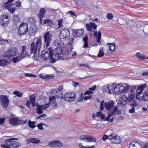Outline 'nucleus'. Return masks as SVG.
Returning a JSON list of instances; mask_svg holds the SVG:
<instances>
[{
	"label": "nucleus",
	"instance_id": "27",
	"mask_svg": "<svg viewBox=\"0 0 148 148\" xmlns=\"http://www.w3.org/2000/svg\"><path fill=\"white\" fill-rule=\"evenodd\" d=\"M30 101L33 107H34L35 106V95H32L29 97Z\"/></svg>",
	"mask_w": 148,
	"mask_h": 148
},
{
	"label": "nucleus",
	"instance_id": "25",
	"mask_svg": "<svg viewBox=\"0 0 148 148\" xmlns=\"http://www.w3.org/2000/svg\"><path fill=\"white\" fill-rule=\"evenodd\" d=\"M17 53V50L16 49H11L10 51L8 52V56L9 57H12L15 56Z\"/></svg>",
	"mask_w": 148,
	"mask_h": 148
},
{
	"label": "nucleus",
	"instance_id": "12",
	"mask_svg": "<svg viewBox=\"0 0 148 148\" xmlns=\"http://www.w3.org/2000/svg\"><path fill=\"white\" fill-rule=\"evenodd\" d=\"M70 35L68 29L62 30L60 34V38L61 39H64L69 37Z\"/></svg>",
	"mask_w": 148,
	"mask_h": 148
},
{
	"label": "nucleus",
	"instance_id": "19",
	"mask_svg": "<svg viewBox=\"0 0 148 148\" xmlns=\"http://www.w3.org/2000/svg\"><path fill=\"white\" fill-rule=\"evenodd\" d=\"M51 55L48 52L45 51H43L41 53V59L45 60H47L49 59Z\"/></svg>",
	"mask_w": 148,
	"mask_h": 148
},
{
	"label": "nucleus",
	"instance_id": "43",
	"mask_svg": "<svg viewBox=\"0 0 148 148\" xmlns=\"http://www.w3.org/2000/svg\"><path fill=\"white\" fill-rule=\"evenodd\" d=\"M21 60H20V58L17 56L13 58L12 59V61L14 63H16L17 62H19Z\"/></svg>",
	"mask_w": 148,
	"mask_h": 148
},
{
	"label": "nucleus",
	"instance_id": "39",
	"mask_svg": "<svg viewBox=\"0 0 148 148\" xmlns=\"http://www.w3.org/2000/svg\"><path fill=\"white\" fill-rule=\"evenodd\" d=\"M43 109L41 105H38V114H40L43 112Z\"/></svg>",
	"mask_w": 148,
	"mask_h": 148
},
{
	"label": "nucleus",
	"instance_id": "10",
	"mask_svg": "<svg viewBox=\"0 0 148 148\" xmlns=\"http://www.w3.org/2000/svg\"><path fill=\"white\" fill-rule=\"evenodd\" d=\"M97 25L93 22H90L89 23H87L86 25V27L87 31L90 32L95 31L97 29Z\"/></svg>",
	"mask_w": 148,
	"mask_h": 148
},
{
	"label": "nucleus",
	"instance_id": "36",
	"mask_svg": "<svg viewBox=\"0 0 148 148\" xmlns=\"http://www.w3.org/2000/svg\"><path fill=\"white\" fill-rule=\"evenodd\" d=\"M43 25L47 24L48 25H51L53 24V22L50 20L49 19H45L42 23Z\"/></svg>",
	"mask_w": 148,
	"mask_h": 148
},
{
	"label": "nucleus",
	"instance_id": "16",
	"mask_svg": "<svg viewBox=\"0 0 148 148\" xmlns=\"http://www.w3.org/2000/svg\"><path fill=\"white\" fill-rule=\"evenodd\" d=\"M146 85L145 84L141 85L140 86H138L136 92L137 93L136 94V98L138 99V95L141 94L144 90V88L146 87Z\"/></svg>",
	"mask_w": 148,
	"mask_h": 148
},
{
	"label": "nucleus",
	"instance_id": "7",
	"mask_svg": "<svg viewBox=\"0 0 148 148\" xmlns=\"http://www.w3.org/2000/svg\"><path fill=\"white\" fill-rule=\"evenodd\" d=\"M109 139L111 140L112 143L119 144L121 142L120 137L114 133H112L109 135Z\"/></svg>",
	"mask_w": 148,
	"mask_h": 148
},
{
	"label": "nucleus",
	"instance_id": "38",
	"mask_svg": "<svg viewBox=\"0 0 148 148\" xmlns=\"http://www.w3.org/2000/svg\"><path fill=\"white\" fill-rule=\"evenodd\" d=\"M13 94L19 97H21L23 95V93H21L18 90H16L14 91L13 92Z\"/></svg>",
	"mask_w": 148,
	"mask_h": 148
},
{
	"label": "nucleus",
	"instance_id": "15",
	"mask_svg": "<svg viewBox=\"0 0 148 148\" xmlns=\"http://www.w3.org/2000/svg\"><path fill=\"white\" fill-rule=\"evenodd\" d=\"M119 95L124 92H126L128 91L130 89L129 85H127L125 86H123L122 84H119Z\"/></svg>",
	"mask_w": 148,
	"mask_h": 148
},
{
	"label": "nucleus",
	"instance_id": "34",
	"mask_svg": "<svg viewBox=\"0 0 148 148\" xmlns=\"http://www.w3.org/2000/svg\"><path fill=\"white\" fill-rule=\"evenodd\" d=\"M107 45H108V47L109 48L110 50L112 51H114L115 49V45L114 43H107Z\"/></svg>",
	"mask_w": 148,
	"mask_h": 148
},
{
	"label": "nucleus",
	"instance_id": "11",
	"mask_svg": "<svg viewBox=\"0 0 148 148\" xmlns=\"http://www.w3.org/2000/svg\"><path fill=\"white\" fill-rule=\"evenodd\" d=\"M52 35L50 34L49 32H47L43 36L45 42L46 43V46L47 47L49 46V43L51 42Z\"/></svg>",
	"mask_w": 148,
	"mask_h": 148
},
{
	"label": "nucleus",
	"instance_id": "1",
	"mask_svg": "<svg viewBox=\"0 0 148 148\" xmlns=\"http://www.w3.org/2000/svg\"><path fill=\"white\" fill-rule=\"evenodd\" d=\"M129 88L128 91L125 92L122 95V98L119 99V103L121 105V106L132 100L135 97L134 93L136 90V88L134 87L131 88L129 86Z\"/></svg>",
	"mask_w": 148,
	"mask_h": 148
},
{
	"label": "nucleus",
	"instance_id": "28",
	"mask_svg": "<svg viewBox=\"0 0 148 148\" xmlns=\"http://www.w3.org/2000/svg\"><path fill=\"white\" fill-rule=\"evenodd\" d=\"M27 144H28L30 143H37V139L35 138H31L28 139L26 140Z\"/></svg>",
	"mask_w": 148,
	"mask_h": 148
},
{
	"label": "nucleus",
	"instance_id": "44",
	"mask_svg": "<svg viewBox=\"0 0 148 148\" xmlns=\"http://www.w3.org/2000/svg\"><path fill=\"white\" fill-rule=\"evenodd\" d=\"M28 56V53H27V52H25V53H23L21 56H20V54H19V57L20 58V60H22L25 57L27 56Z\"/></svg>",
	"mask_w": 148,
	"mask_h": 148
},
{
	"label": "nucleus",
	"instance_id": "52",
	"mask_svg": "<svg viewBox=\"0 0 148 148\" xmlns=\"http://www.w3.org/2000/svg\"><path fill=\"white\" fill-rule=\"evenodd\" d=\"M25 75L27 77H36V75H35L31 74L29 73H25Z\"/></svg>",
	"mask_w": 148,
	"mask_h": 148
},
{
	"label": "nucleus",
	"instance_id": "20",
	"mask_svg": "<svg viewBox=\"0 0 148 148\" xmlns=\"http://www.w3.org/2000/svg\"><path fill=\"white\" fill-rule=\"evenodd\" d=\"M37 50V41L36 44L34 42H32L31 44L30 53H32L34 52V54H36Z\"/></svg>",
	"mask_w": 148,
	"mask_h": 148
},
{
	"label": "nucleus",
	"instance_id": "9",
	"mask_svg": "<svg viewBox=\"0 0 148 148\" xmlns=\"http://www.w3.org/2000/svg\"><path fill=\"white\" fill-rule=\"evenodd\" d=\"M65 101L71 103L73 101L75 98V95L73 92H67L64 95Z\"/></svg>",
	"mask_w": 148,
	"mask_h": 148
},
{
	"label": "nucleus",
	"instance_id": "30",
	"mask_svg": "<svg viewBox=\"0 0 148 148\" xmlns=\"http://www.w3.org/2000/svg\"><path fill=\"white\" fill-rule=\"evenodd\" d=\"M18 119L14 117H12L9 119V122L12 125H16L18 124Z\"/></svg>",
	"mask_w": 148,
	"mask_h": 148
},
{
	"label": "nucleus",
	"instance_id": "29",
	"mask_svg": "<svg viewBox=\"0 0 148 148\" xmlns=\"http://www.w3.org/2000/svg\"><path fill=\"white\" fill-rule=\"evenodd\" d=\"M136 55L138 58L140 60H143L145 59H148V57H146L145 55L141 54L139 52L137 53Z\"/></svg>",
	"mask_w": 148,
	"mask_h": 148
},
{
	"label": "nucleus",
	"instance_id": "58",
	"mask_svg": "<svg viewBox=\"0 0 148 148\" xmlns=\"http://www.w3.org/2000/svg\"><path fill=\"white\" fill-rule=\"evenodd\" d=\"M45 125V124L40 123L39 124H38V129L40 130H42L43 129V128L42 127V125Z\"/></svg>",
	"mask_w": 148,
	"mask_h": 148
},
{
	"label": "nucleus",
	"instance_id": "56",
	"mask_svg": "<svg viewBox=\"0 0 148 148\" xmlns=\"http://www.w3.org/2000/svg\"><path fill=\"white\" fill-rule=\"evenodd\" d=\"M62 19H61L58 21V25L59 26V27H61L63 26V25L62 24Z\"/></svg>",
	"mask_w": 148,
	"mask_h": 148
},
{
	"label": "nucleus",
	"instance_id": "47",
	"mask_svg": "<svg viewBox=\"0 0 148 148\" xmlns=\"http://www.w3.org/2000/svg\"><path fill=\"white\" fill-rule=\"evenodd\" d=\"M130 105L132 107L134 108L137 106V104L135 100H133Z\"/></svg>",
	"mask_w": 148,
	"mask_h": 148
},
{
	"label": "nucleus",
	"instance_id": "55",
	"mask_svg": "<svg viewBox=\"0 0 148 148\" xmlns=\"http://www.w3.org/2000/svg\"><path fill=\"white\" fill-rule=\"evenodd\" d=\"M13 5V3H10L9 4H8L7 5H3L4 7H5V8L7 9L9 8H11V7Z\"/></svg>",
	"mask_w": 148,
	"mask_h": 148
},
{
	"label": "nucleus",
	"instance_id": "63",
	"mask_svg": "<svg viewBox=\"0 0 148 148\" xmlns=\"http://www.w3.org/2000/svg\"><path fill=\"white\" fill-rule=\"evenodd\" d=\"M87 136L82 135L80 137V138L81 140H84V141H86L85 140H86Z\"/></svg>",
	"mask_w": 148,
	"mask_h": 148
},
{
	"label": "nucleus",
	"instance_id": "46",
	"mask_svg": "<svg viewBox=\"0 0 148 148\" xmlns=\"http://www.w3.org/2000/svg\"><path fill=\"white\" fill-rule=\"evenodd\" d=\"M6 9L8 10L11 13H13L16 10V8L15 7L9 8Z\"/></svg>",
	"mask_w": 148,
	"mask_h": 148
},
{
	"label": "nucleus",
	"instance_id": "54",
	"mask_svg": "<svg viewBox=\"0 0 148 148\" xmlns=\"http://www.w3.org/2000/svg\"><path fill=\"white\" fill-rule=\"evenodd\" d=\"M22 52L20 53V56H21L23 53H25V51L26 50V47L25 45H23L22 46Z\"/></svg>",
	"mask_w": 148,
	"mask_h": 148
},
{
	"label": "nucleus",
	"instance_id": "48",
	"mask_svg": "<svg viewBox=\"0 0 148 148\" xmlns=\"http://www.w3.org/2000/svg\"><path fill=\"white\" fill-rule=\"evenodd\" d=\"M27 122V120H26L25 121H23L20 120H18V124H22L23 125L24 124Z\"/></svg>",
	"mask_w": 148,
	"mask_h": 148
},
{
	"label": "nucleus",
	"instance_id": "4",
	"mask_svg": "<svg viewBox=\"0 0 148 148\" xmlns=\"http://www.w3.org/2000/svg\"><path fill=\"white\" fill-rule=\"evenodd\" d=\"M119 84H115L114 83H110L108 84L107 86L108 90V93L109 94L112 93L119 95Z\"/></svg>",
	"mask_w": 148,
	"mask_h": 148
},
{
	"label": "nucleus",
	"instance_id": "62",
	"mask_svg": "<svg viewBox=\"0 0 148 148\" xmlns=\"http://www.w3.org/2000/svg\"><path fill=\"white\" fill-rule=\"evenodd\" d=\"M92 95H90L87 96L85 97H84V101H86L89 99H92Z\"/></svg>",
	"mask_w": 148,
	"mask_h": 148
},
{
	"label": "nucleus",
	"instance_id": "6",
	"mask_svg": "<svg viewBox=\"0 0 148 148\" xmlns=\"http://www.w3.org/2000/svg\"><path fill=\"white\" fill-rule=\"evenodd\" d=\"M61 54L59 53H56V55H57L58 58H60V59H64L63 58V56H61L63 55L65 57H67L69 58H71L70 56L71 54V51H69L68 49L66 47H64L62 48L61 49Z\"/></svg>",
	"mask_w": 148,
	"mask_h": 148
},
{
	"label": "nucleus",
	"instance_id": "50",
	"mask_svg": "<svg viewBox=\"0 0 148 148\" xmlns=\"http://www.w3.org/2000/svg\"><path fill=\"white\" fill-rule=\"evenodd\" d=\"M42 107V108L43 110H45L46 109L48 108V107L50 105V103L49 102V103H47V104L41 105Z\"/></svg>",
	"mask_w": 148,
	"mask_h": 148
},
{
	"label": "nucleus",
	"instance_id": "18",
	"mask_svg": "<svg viewBox=\"0 0 148 148\" xmlns=\"http://www.w3.org/2000/svg\"><path fill=\"white\" fill-rule=\"evenodd\" d=\"M1 21L3 22L2 25L3 26H7L9 22L8 15H3L1 18Z\"/></svg>",
	"mask_w": 148,
	"mask_h": 148
},
{
	"label": "nucleus",
	"instance_id": "13",
	"mask_svg": "<svg viewBox=\"0 0 148 148\" xmlns=\"http://www.w3.org/2000/svg\"><path fill=\"white\" fill-rule=\"evenodd\" d=\"M48 145L51 147H61L63 146V144L58 140L51 141L48 143Z\"/></svg>",
	"mask_w": 148,
	"mask_h": 148
},
{
	"label": "nucleus",
	"instance_id": "14",
	"mask_svg": "<svg viewBox=\"0 0 148 148\" xmlns=\"http://www.w3.org/2000/svg\"><path fill=\"white\" fill-rule=\"evenodd\" d=\"M84 30L82 29L77 30H73V36L76 38L81 37L84 33Z\"/></svg>",
	"mask_w": 148,
	"mask_h": 148
},
{
	"label": "nucleus",
	"instance_id": "26",
	"mask_svg": "<svg viewBox=\"0 0 148 148\" xmlns=\"http://www.w3.org/2000/svg\"><path fill=\"white\" fill-rule=\"evenodd\" d=\"M46 12V10L45 8H41L40 9V12L38 14V16L39 17H44Z\"/></svg>",
	"mask_w": 148,
	"mask_h": 148
},
{
	"label": "nucleus",
	"instance_id": "37",
	"mask_svg": "<svg viewBox=\"0 0 148 148\" xmlns=\"http://www.w3.org/2000/svg\"><path fill=\"white\" fill-rule=\"evenodd\" d=\"M35 122L34 121H28V125L29 127L31 128H34L36 127L35 125Z\"/></svg>",
	"mask_w": 148,
	"mask_h": 148
},
{
	"label": "nucleus",
	"instance_id": "23",
	"mask_svg": "<svg viewBox=\"0 0 148 148\" xmlns=\"http://www.w3.org/2000/svg\"><path fill=\"white\" fill-rule=\"evenodd\" d=\"M53 44L57 48H59L63 46L64 43L61 40H56L53 41Z\"/></svg>",
	"mask_w": 148,
	"mask_h": 148
},
{
	"label": "nucleus",
	"instance_id": "59",
	"mask_svg": "<svg viewBox=\"0 0 148 148\" xmlns=\"http://www.w3.org/2000/svg\"><path fill=\"white\" fill-rule=\"evenodd\" d=\"M113 15L112 14L109 13L107 14V18L110 20H111L113 18Z\"/></svg>",
	"mask_w": 148,
	"mask_h": 148
},
{
	"label": "nucleus",
	"instance_id": "49",
	"mask_svg": "<svg viewBox=\"0 0 148 148\" xmlns=\"http://www.w3.org/2000/svg\"><path fill=\"white\" fill-rule=\"evenodd\" d=\"M56 99L55 96L53 97H50L49 98V103H50L51 102H53L55 101Z\"/></svg>",
	"mask_w": 148,
	"mask_h": 148
},
{
	"label": "nucleus",
	"instance_id": "2",
	"mask_svg": "<svg viewBox=\"0 0 148 148\" xmlns=\"http://www.w3.org/2000/svg\"><path fill=\"white\" fill-rule=\"evenodd\" d=\"M114 102L112 101H109L104 103V107L106 109L109 111L108 115L105 119L106 121H108L112 116L115 115L118 113L117 107L115 106L114 107Z\"/></svg>",
	"mask_w": 148,
	"mask_h": 148
},
{
	"label": "nucleus",
	"instance_id": "3",
	"mask_svg": "<svg viewBox=\"0 0 148 148\" xmlns=\"http://www.w3.org/2000/svg\"><path fill=\"white\" fill-rule=\"evenodd\" d=\"M18 139L17 138H11L6 140L5 141V144L2 145L1 146L3 148H12L10 146L15 148H17L18 147L19 144L14 140Z\"/></svg>",
	"mask_w": 148,
	"mask_h": 148
},
{
	"label": "nucleus",
	"instance_id": "57",
	"mask_svg": "<svg viewBox=\"0 0 148 148\" xmlns=\"http://www.w3.org/2000/svg\"><path fill=\"white\" fill-rule=\"evenodd\" d=\"M74 38H69L68 40V42L69 45L72 44L74 40Z\"/></svg>",
	"mask_w": 148,
	"mask_h": 148
},
{
	"label": "nucleus",
	"instance_id": "45",
	"mask_svg": "<svg viewBox=\"0 0 148 148\" xmlns=\"http://www.w3.org/2000/svg\"><path fill=\"white\" fill-rule=\"evenodd\" d=\"M79 147L80 148H94V145L90 147H86L83 146L82 145V144L81 143H80L79 144Z\"/></svg>",
	"mask_w": 148,
	"mask_h": 148
},
{
	"label": "nucleus",
	"instance_id": "21",
	"mask_svg": "<svg viewBox=\"0 0 148 148\" xmlns=\"http://www.w3.org/2000/svg\"><path fill=\"white\" fill-rule=\"evenodd\" d=\"M27 21L28 23L34 27H35L36 26V18L33 16H31L29 17Z\"/></svg>",
	"mask_w": 148,
	"mask_h": 148
},
{
	"label": "nucleus",
	"instance_id": "60",
	"mask_svg": "<svg viewBox=\"0 0 148 148\" xmlns=\"http://www.w3.org/2000/svg\"><path fill=\"white\" fill-rule=\"evenodd\" d=\"M109 135L108 136L107 135L105 134L103 136L102 139L104 141H106L108 139H109Z\"/></svg>",
	"mask_w": 148,
	"mask_h": 148
},
{
	"label": "nucleus",
	"instance_id": "8",
	"mask_svg": "<svg viewBox=\"0 0 148 148\" xmlns=\"http://www.w3.org/2000/svg\"><path fill=\"white\" fill-rule=\"evenodd\" d=\"M0 102L1 106L5 108L8 107L9 101L7 96L1 95L0 96Z\"/></svg>",
	"mask_w": 148,
	"mask_h": 148
},
{
	"label": "nucleus",
	"instance_id": "33",
	"mask_svg": "<svg viewBox=\"0 0 148 148\" xmlns=\"http://www.w3.org/2000/svg\"><path fill=\"white\" fill-rule=\"evenodd\" d=\"M139 145L142 148H148V143H143L141 141H139Z\"/></svg>",
	"mask_w": 148,
	"mask_h": 148
},
{
	"label": "nucleus",
	"instance_id": "42",
	"mask_svg": "<svg viewBox=\"0 0 148 148\" xmlns=\"http://www.w3.org/2000/svg\"><path fill=\"white\" fill-rule=\"evenodd\" d=\"M8 62L6 61L5 60L2 59L0 60V66H1L4 67L5 66L6 64V63H7Z\"/></svg>",
	"mask_w": 148,
	"mask_h": 148
},
{
	"label": "nucleus",
	"instance_id": "32",
	"mask_svg": "<svg viewBox=\"0 0 148 148\" xmlns=\"http://www.w3.org/2000/svg\"><path fill=\"white\" fill-rule=\"evenodd\" d=\"M86 140L87 142H95L96 141V139L95 138L88 136H87Z\"/></svg>",
	"mask_w": 148,
	"mask_h": 148
},
{
	"label": "nucleus",
	"instance_id": "53",
	"mask_svg": "<svg viewBox=\"0 0 148 148\" xmlns=\"http://www.w3.org/2000/svg\"><path fill=\"white\" fill-rule=\"evenodd\" d=\"M14 5L16 7L19 8L21 6V3L20 1L18 0L15 3Z\"/></svg>",
	"mask_w": 148,
	"mask_h": 148
},
{
	"label": "nucleus",
	"instance_id": "31",
	"mask_svg": "<svg viewBox=\"0 0 148 148\" xmlns=\"http://www.w3.org/2000/svg\"><path fill=\"white\" fill-rule=\"evenodd\" d=\"M88 38L87 36H85L83 38V41L84 42V43L82 47L83 48H86L88 47Z\"/></svg>",
	"mask_w": 148,
	"mask_h": 148
},
{
	"label": "nucleus",
	"instance_id": "24",
	"mask_svg": "<svg viewBox=\"0 0 148 148\" xmlns=\"http://www.w3.org/2000/svg\"><path fill=\"white\" fill-rule=\"evenodd\" d=\"M97 31H95L93 33V36L94 37H96L97 38V41L98 43H100V44L101 43L100 42V39L101 38V33L100 32H98V34L97 35Z\"/></svg>",
	"mask_w": 148,
	"mask_h": 148
},
{
	"label": "nucleus",
	"instance_id": "40",
	"mask_svg": "<svg viewBox=\"0 0 148 148\" xmlns=\"http://www.w3.org/2000/svg\"><path fill=\"white\" fill-rule=\"evenodd\" d=\"M103 48L101 47L97 56L99 57L103 56L104 55V53L103 51Z\"/></svg>",
	"mask_w": 148,
	"mask_h": 148
},
{
	"label": "nucleus",
	"instance_id": "17",
	"mask_svg": "<svg viewBox=\"0 0 148 148\" xmlns=\"http://www.w3.org/2000/svg\"><path fill=\"white\" fill-rule=\"evenodd\" d=\"M62 89V85H60L59 86L58 88L56 90V98H60L61 100L62 99L64 98L62 96L61 92Z\"/></svg>",
	"mask_w": 148,
	"mask_h": 148
},
{
	"label": "nucleus",
	"instance_id": "64",
	"mask_svg": "<svg viewBox=\"0 0 148 148\" xmlns=\"http://www.w3.org/2000/svg\"><path fill=\"white\" fill-rule=\"evenodd\" d=\"M54 77L53 76L51 75H47L46 79H50L53 78Z\"/></svg>",
	"mask_w": 148,
	"mask_h": 148
},
{
	"label": "nucleus",
	"instance_id": "5",
	"mask_svg": "<svg viewBox=\"0 0 148 148\" xmlns=\"http://www.w3.org/2000/svg\"><path fill=\"white\" fill-rule=\"evenodd\" d=\"M28 31V25L27 23H22L18 27L17 33L20 36L25 35Z\"/></svg>",
	"mask_w": 148,
	"mask_h": 148
},
{
	"label": "nucleus",
	"instance_id": "22",
	"mask_svg": "<svg viewBox=\"0 0 148 148\" xmlns=\"http://www.w3.org/2000/svg\"><path fill=\"white\" fill-rule=\"evenodd\" d=\"M139 141L136 140H133L132 141L129 145V148H137V146L139 145Z\"/></svg>",
	"mask_w": 148,
	"mask_h": 148
},
{
	"label": "nucleus",
	"instance_id": "61",
	"mask_svg": "<svg viewBox=\"0 0 148 148\" xmlns=\"http://www.w3.org/2000/svg\"><path fill=\"white\" fill-rule=\"evenodd\" d=\"M93 93V92L91 91L90 90H87L84 93V95H90Z\"/></svg>",
	"mask_w": 148,
	"mask_h": 148
},
{
	"label": "nucleus",
	"instance_id": "51",
	"mask_svg": "<svg viewBox=\"0 0 148 148\" xmlns=\"http://www.w3.org/2000/svg\"><path fill=\"white\" fill-rule=\"evenodd\" d=\"M50 59L49 62L50 63H54L56 62V60L54 58H53L52 55H51L50 57L49 58Z\"/></svg>",
	"mask_w": 148,
	"mask_h": 148
},
{
	"label": "nucleus",
	"instance_id": "35",
	"mask_svg": "<svg viewBox=\"0 0 148 148\" xmlns=\"http://www.w3.org/2000/svg\"><path fill=\"white\" fill-rule=\"evenodd\" d=\"M142 97V99L144 101H148V92H144Z\"/></svg>",
	"mask_w": 148,
	"mask_h": 148
},
{
	"label": "nucleus",
	"instance_id": "41",
	"mask_svg": "<svg viewBox=\"0 0 148 148\" xmlns=\"http://www.w3.org/2000/svg\"><path fill=\"white\" fill-rule=\"evenodd\" d=\"M13 21L14 23H17L20 21V18L17 15H15L13 19Z\"/></svg>",
	"mask_w": 148,
	"mask_h": 148
}]
</instances>
